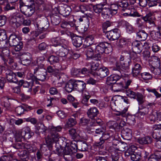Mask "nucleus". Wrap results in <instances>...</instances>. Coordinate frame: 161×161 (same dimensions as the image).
Instances as JSON below:
<instances>
[{
    "label": "nucleus",
    "mask_w": 161,
    "mask_h": 161,
    "mask_svg": "<svg viewBox=\"0 0 161 161\" xmlns=\"http://www.w3.org/2000/svg\"><path fill=\"white\" fill-rule=\"evenodd\" d=\"M141 75L142 78L144 80H148L152 78V75L148 72H144L141 73Z\"/></svg>",
    "instance_id": "09e8293b"
},
{
    "label": "nucleus",
    "mask_w": 161,
    "mask_h": 161,
    "mask_svg": "<svg viewBox=\"0 0 161 161\" xmlns=\"http://www.w3.org/2000/svg\"><path fill=\"white\" fill-rule=\"evenodd\" d=\"M149 112L148 108H139L137 112L138 116H144L148 114Z\"/></svg>",
    "instance_id": "a19ab883"
},
{
    "label": "nucleus",
    "mask_w": 161,
    "mask_h": 161,
    "mask_svg": "<svg viewBox=\"0 0 161 161\" xmlns=\"http://www.w3.org/2000/svg\"><path fill=\"white\" fill-rule=\"evenodd\" d=\"M32 61L31 56L30 53H24L22 56V64L27 66L29 65Z\"/></svg>",
    "instance_id": "dca6fc26"
},
{
    "label": "nucleus",
    "mask_w": 161,
    "mask_h": 161,
    "mask_svg": "<svg viewBox=\"0 0 161 161\" xmlns=\"http://www.w3.org/2000/svg\"><path fill=\"white\" fill-rule=\"evenodd\" d=\"M69 133L72 138L74 139L77 136V134L75 129H72L69 130Z\"/></svg>",
    "instance_id": "bf43d9fd"
},
{
    "label": "nucleus",
    "mask_w": 161,
    "mask_h": 161,
    "mask_svg": "<svg viewBox=\"0 0 161 161\" xmlns=\"http://www.w3.org/2000/svg\"><path fill=\"white\" fill-rule=\"evenodd\" d=\"M22 38L15 34L11 35L9 38V44L11 46H15L16 51H19L22 48V44L20 42Z\"/></svg>",
    "instance_id": "7ed1b4c3"
},
{
    "label": "nucleus",
    "mask_w": 161,
    "mask_h": 161,
    "mask_svg": "<svg viewBox=\"0 0 161 161\" xmlns=\"http://www.w3.org/2000/svg\"><path fill=\"white\" fill-rule=\"evenodd\" d=\"M148 35L144 30H141L136 33L137 38L139 41L145 40L147 37Z\"/></svg>",
    "instance_id": "b1692460"
},
{
    "label": "nucleus",
    "mask_w": 161,
    "mask_h": 161,
    "mask_svg": "<svg viewBox=\"0 0 161 161\" xmlns=\"http://www.w3.org/2000/svg\"><path fill=\"white\" fill-rule=\"evenodd\" d=\"M108 125L110 129L115 130L119 129L118 123L115 121H110L108 123Z\"/></svg>",
    "instance_id": "f704fd0d"
},
{
    "label": "nucleus",
    "mask_w": 161,
    "mask_h": 161,
    "mask_svg": "<svg viewBox=\"0 0 161 161\" xmlns=\"http://www.w3.org/2000/svg\"><path fill=\"white\" fill-rule=\"evenodd\" d=\"M86 52L87 58H92L94 55L93 49L91 47H89L87 49Z\"/></svg>",
    "instance_id": "c03bdc74"
},
{
    "label": "nucleus",
    "mask_w": 161,
    "mask_h": 161,
    "mask_svg": "<svg viewBox=\"0 0 161 161\" xmlns=\"http://www.w3.org/2000/svg\"><path fill=\"white\" fill-rule=\"evenodd\" d=\"M126 30L130 34L134 31V29L132 26L128 23H125Z\"/></svg>",
    "instance_id": "680f3d73"
},
{
    "label": "nucleus",
    "mask_w": 161,
    "mask_h": 161,
    "mask_svg": "<svg viewBox=\"0 0 161 161\" xmlns=\"http://www.w3.org/2000/svg\"><path fill=\"white\" fill-rule=\"evenodd\" d=\"M119 74H113L112 75L113 78L114 79V82H115V83L120 78L121 76H124L125 74L124 73H122L121 71L119 70Z\"/></svg>",
    "instance_id": "603ef678"
},
{
    "label": "nucleus",
    "mask_w": 161,
    "mask_h": 161,
    "mask_svg": "<svg viewBox=\"0 0 161 161\" xmlns=\"http://www.w3.org/2000/svg\"><path fill=\"white\" fill-rule=\"evenodd\" d=\"M105 5V4L104 3H100L94 5L93 6L94 11L98 14L101 13L103 8Z\"/></svg>",
    "instance_id": "c85d7f7f"
},
{
    "label": "nucleus",
    "mask_w": 161,
    "mask_h": 161,
    "mask_svg": "<svg viewBox=\"0 0 161 161\" xmlns=\"http://www.w3.org/2000/svg\"><path fill=\"white\" fill-rule=\"evenodd\" d=\"M72 75L75 76L80 77V69L73 68L71 71Z\"/></svg>",
    "instance_id": "e2e57ef3"
},
{
    "label": "nucleus",
    "mask_w": 161,
    "mask_h": 161,
    "mask_svg": "<svg viewBox=\"0 0 161 161\" xmlns=\"http://www.w3.org/2000/svg\"><path fill=\"white\" fill-rule=\"evenodd\" d=\"M24 147L27 149L29 152H34L36 151V147L34 145L31 146L29 143L24 144Z\"/></svg>",
    "instance_id": "72a5a7b5"
},
{
    "label": "nucleus",
    "mask_w": 161,
    "mask_h": 161,
    "mask_svg": "<svg viewBox=\"0 0 161 161\" xmlns=\"http://www.w3.org/2000/svg\"><path fill=\"white\" fill-rule=\"evenodd\" d=\"M110 9L111 14H115L117 13V11L119 8L118 4H113L110 6Z\"/></svg>",
    "instance_id": "a18cd8bd"
},
{
    "label": "nucleus",
    "mask_w": 161,
    "mask_h": 161,
    "mask_svg": "<svg viewBox=\"0 0 161 161\" xmlns=\"http://www.w3.org/2000/svg\"><path fill=\"white\" fill-rule=\"evenodd\" d=\"M35 5H30L22 6L20 8L21 12L27 17L31 16L34 13Z\"/></svg>",
    "instance_id": "6e6552de"
},
{
    "label": "nucleus",
    "mask_w": 161,
    "mask_h": 161,
    "mask_svg": "<svg viewBox=\"0 0 161 161\" xmlns=\"http://www.w3.org/2000/svg\"><path fill=\"white\" fill-rule=\"evenodd\" d=\"M119 63H116V67L119 71H121L122 73L125 72V71L128 69L131 62L130 58H127L121 55L119 59Z\"/></svg>",
    "instance_id": "f03ea898"
},
{
    "label": "nucleus",
    "mask_w": 161,
    "mask_h": 161,
    "mask_svg": "<svg viewBox=\"0 0 161 161\" xmlns=\"http://www.w3.org/2000/svg\"><path fill=\"white\" fill-rule=\"evenodd\" d=\"M141 91L142 92V93L137 92L136 93V100L138 102L139 105H142L145 102L144 99L146 95L144 89H142Z\"/></svg>",
    "instance_id": "2eb2a0df"
},
{
    "label": "nucleus",
    "mask_w": 161,
    "mask_h": 161,
    "mask_svg": "<svg viewBox=\"0 0 161 161\" xmlns=\"http://www.w3.org/2000/svg\"><path fill=\"white\" fill-rule=\"evenodd\" d=\"M83 99L81 100L82 103L86 106L88 104L87 102L89 99L91 97L90 93L86 91H84L83 92Z\"/></svg>",
    "instance_id": "393cba45"
},
{
    "label": "nucleus",
    "mask_w": 161,
    "mask_h": 161,
    "mask_svg": "<svg viewBox=\"0 0 161 161\" xmlns=\"http://www.w3.org/2000/svg\"><path fill=\"white\" fill-rule=\"evenodd\" d=\"M150 70L155 75H159L161 73V70L160 67H156L155 66H150Z\"/></svg>",
    "instance_id": "7c9ffc66"
},
{
    "label": "nucleus",
    "mask_w": 161,
    "mask_h": 161,
    "mask_svg": "<svg viewBox=\"0 0 161 161\" xmlns=\"http://www.w3.org/2000/svg\"><path fill=\"white\" fill-rule=\"evenodd\" d=\"M160 116L156 111H153L149 116V119L152 122H154L156 120L161 121V118L159 117Z\"/></svg>",
    "instance_id": "4be33fe9"
},
{
    "label": "nucleus",
    "mask_w": 161,
    "mask_h": 161,
    "mask_svg": "<svg viewBox=\"0 0 161 161\" xmlns=\"http://www.w3.org/2000/svg\"><path fill=\"white\" fill-rule=\"evenodd\" d=\"M161 158V156L158 153L153 154L150 156L148 158V161H158Z\"/></svg>",
    "instance_id": "79ce46f5"
},
{
    "label": "nucleus",
    "mask_w": 161,
    "mask_h": 161,
    "mask_svg": "<svg viewBox=\"0 0 161 161\" xmlns=\"http://www.w3.org/2000/svg\"><path fill=\"white\" fill-rule=\"evenodd\" d=\"M122 133L125 139L127 140H130L132 137V131L131 129L128 128H125L122 131Z\"/></svg>",
    "instance_id": "412c9836"
},
{
    "label": "nucleus",
    "mask_w": 161,
    "mask_h": 161,
    "mask_svg": "<svg viewBox=\"0 0 161 161\" xmlns=\"http://www.w3.org/2000/svg\"><path fill=\"white\" fill-rule=\"evenodd\" d=\"M109 46L107 42H100L96 47L95 52L99 55L103 53L108 54L112 50V48L109 47Z\"/></svg>",
    "instance_id": "20e7f679"
},
{
    "label": "nucleus",
    "mask_w": 161,
    "mask_h": 161,
    "mask_svg": "<svg viewBox=\"0 0 161 161\" xmlns=\"http://www.w3.org/2000/svg\"><path fill=\"white\" fill-rule=\"evenodd\" d=\"M118 4L119 6L123 9L122 10L124 11L127 8L128 4L126 0H119L118 1Z\"/></svg>",
    "instance_id": "c9c22d12"
},
{
    "label": "nucleus",
    "mask_w": 161,
    "mask_h": 161,
    "mask_svg": "<svg viewBox=\"0 0 161 161\" xmlns=\"http://www.w3.org/2000/svg\"><path fill=\"white\" fill-rule=\"evenodd\" d=\"M132 49L134 53V57L133 60L136 61L139 60V58L136 57V53H139L141 52L143 49V45L139 41L136 40L132 43Z\"/></svg>",
    "instance_id": "39448f33"
},
{
    "label": "nucleus",
    "mask_w": 161,
    "mask_h": 161,
    "mask_svg": "<svg viewBox=\"0 0 161 161\" xmlns=\"http://www.w3.org/2000/svg\"><path fill=\"white\" fill-rule=\"evenodd\" d=\"M61 10L63 15L66 16L69 14L71 11V8L70 7L66 6L65 7L62 8Z\"/></svg>",
    "instance_id": "473e14b6"
},
{
    "label": "nucleus",
    "mask_w": 161,
    "mask_h": 161,
    "mask_svg": "<svg viewBox=\"0 0 161 161\" xmlns=\"http://www.w3.org/2000/svg\"><path fill=\"white\" fill-rule=\"evenodd\" d=\"M76 120L73 118H70L68 119L65 126L67 127H72L76 124Z\"/></svg>",
    "instance_id": "ea45409f"
},
{
    "label": "nucleus",
    "mask_w": 161,
    "mask_h": 161,
    "mask_svg": "<svg viewBox=\"0 0 161 161\" xmlns=\"http://www.w3.org/2000/svg\"><path fill=\"white\" fill-rule=\"evenodd\" d=\"M62 127L61 126H52L50 128V136H47L46 139V142L47 145H51L53 142H56L60 138V136L58 132L62 130Z\"/></svg>",
    "instance_id": "f257e3e1"
},
{
    "label": "nucleus",
    "mask_w": 161,
    "mask_h": 161,
    "mask_svg": "<svg viewBox=\"0 0 161 161\" xmlns=\"http://www.w3.org/2000/svg\"><path fill=\"white\" fill-rule=\"evenodd\" d=\"M130 16L133 17H140V15L139 13L134 8H132L130 10H129Z\"/></svg>",
    "instance_id": "864d4df0"
},
{
    "label": "nucleus",
    "mask_w": 161,
    "mask_h": 161,
    "mask_svg": "<svg viewBox=\"0 0 161 161\" xmlns=\"http://www.w3.org/2000/svg\"><path fill=\"white\" fill-rule=\"evenodd\" d=\"M73 150L69 146H66L63 150L64 155H70L75 153Z\"/></svg>",
    "instance_id": "49530a36"
},
{
    "label": "nucleus",
    "mask_w": 161,
    "mask_h": 161,
    "mask_svg": "<svg viewBox=\"0 0 161 161\" xmlns=\"http://www.w3.org/2000/svg\"><path fill=\"white\" fill-rule=\"evenodd\" d=\"M55 53L60 57H64L68 53V50L61 45L57 47L55 49Z\"/></svg>",
    "instance_id": "f8f14e48"
},
{
    "label": "nucleus",
    "mask_w": 161,
    "mask_h": 161,
    "mask_svg": "<svg viewBox=\"0 0 161 161\" xmlns=\"http://www.w3.org/2000/svg\"><path fill=\"white\" fill-rule=\"evenodd\" d=\"M9 53V51L8 50L4 49L2 50V52L0 53V56L4 61L5 65L10 67L12 69H14L17 67V64L16 63L14 62L9 65H8V64L7 63V55Z\"/></svg>",
    "instance_id": "0eeeda50"
},
{
    "label": "nucleus",
    "mask_w": 161,
    "mask_h": 161,
    "mask_svg": "<svg viewBox=\"0 0 161 161\" xmlns=\"http://www.w3.org/2000/svg\"><path fill=\"white\" fill-rule=\"evenodd\" d=\"M73 80H70L66 84L65 86V90L68 92H71L74 88Z\"/></svg>",
    "instance_id": "c756f323"
},
{
    "label": "nucleus",
    "mask_w": 161,
    "mask_h": 161,
    "mask_svg": "<svg viewBox=\"0 0 161 161\" xmlns=\"http://www.w3.org/2000/svg\"><path fill=\"white\" fill-rule=\"evenodd\" d=\"M29 152L25 150L21 152L19 155L21 158L22 159H25V160L26 159H28L29 157Z\"/></svg>",
    "instance_id": "5fc2aeb1"
},
{
    "label": "nucleus",
    "mask_w": 161,
    "mask_h": 161,
    "mask_svg": "<svg viewBox=\"0 0 161 161\" xmlns=\"http://www.w3.org/2000/svg\"><path fill=\"white\" fill-rule=\"evenodd\" d=\"M14 138L16 142H21L22 139L24 137L21 134L20 131L17 130L14 135Z\"/></svg>",
    "instance_id": "37998d69"
},
{
    "label": "nucleus",
    "mask_w": 161,
    "mask_h": 161,
    "mask_svg": "<svg viewBox=\"0 0 161 161\" xmlns=\"http://www.w3.org/2000/svg\"><path fill=\"white\" fill-rule=\"evenodd\" d=\"M44 72H41L36 76L37 77L38 80L43 81L46 78L47 75V70L46 69H43V71Z\"/></svg>",
    "instance_id": "4c0bfd02"
},
{
    "label": "nucleus",
    "mask_w": 161,
    "mask_h": 161,
    "mask_svg": "<svg viewBox=\"0 0 161 161\" xmlns=\"http://www.w3.org/2000/svg\"><path fill=\"white\" fill-rule=\"evenodd\" d=\"M102 14L104 18H108L109 15L111 14L110 10L109 8H103L102 11Z\"/></svg>",
    "instance_id": "2f4dec72"
},
{
    "label": "nucleus",
    "mask_w": 161,
    "mask_h": 161,
    "mask_svg": "<svg viewBox=\"0 0 161 161\" xmlns=\"http://www.w3.org/2000/svg\"><path fill=\"white\" fill-rule=\"evenodd\" d=\"M6 78L8 81L10 83H16L18 81V80L16 77L15 73L9 69L5 70Z\"/></svg>",
    "instance_id": "9d476101"
},
{
    "label": "nucleus",
    "mask_w": 161,
    "mask_h": 161,
    "mask_svg": "<svg viewBox=\"0 0 161 161\" xmlns=\"http://www.w3.org/2000/svg\"><path fill=\"white\" fill-rule=\"evenodd\" d=\"M97 75L100 77L104 78L109 74V71L108 69L103 67L100 68L96 72Z\"/></svg>",
    "instance_id": "a211bd4d"
},
{
    "label": "nucleus",
    "mask_w": 161,
    "mask_h": 161,
    "mask_svg": "<svg viewBox=\"0 0 161 161\" xmlns=\"http://www.w3.org/2000/svg\"><path fill=\"white\" fill-rule=\"evenodd\" d=\"M17 142L13 145L12 147L16 149H19L22 148V147H24V144H23L21 142Z\"/></svg>",
    "instance_id": "69168bd1"
},
{
    "label": "nucleus",
    "mask_w": 161,
    "mask_h": 161,
    "mask_svg": "<svg viewBox=\"0 0 161 161\" xmlns=\"http://www.w3.org/2000/svg\"><path fill=\"white\" fill-rule=\"evenodd\" d=\"M56 76L58 80L61 81L60 84H63L66 80L67 76L64 73H58V72L55 75Z\"/></svg>",
    "instance_id": "cd10ccee"
},
{
    "label": "nucleus",
    "mask_w": 161,
    "mask_h": 161,
    "mask_svg": "<svg viewBox=\"0 0 161 161\" xmlns=\"http://www.w3.org/2000/svg\"><path fill=\"white\" fill-rule=\"evenodd\" d=\"M106 130V127L103 125V126H101L100 128L96 129L95 133L97 134H100L101 133L104 132Z\"/></svg>",
    "instance_id": "13d9d810"
},
{
    "label": "nucleus",
    "mask_w": 161,
    "mask_h": 161,
    "mask_svg": "<svg viewBox=\"0 0 161 161\" xmlns=\"http://www.w3.org/2000/svg\"><path fill=\"white\" fill-rule=\"evenodd\" d=\"M72 38V42L73 45L76 47H80L82 44L83 38L80 36H74V34L69 32Z\"/></svg>",
    "instance_id": "4468645a"
},
{
    "label": "nucleus",
    "mask_w": 161,
    "mask_h": 161,
    "mask_svg": "<svg viewBox=\"0 0 161 161\" xmlns=\"http://www.w3.org/2000/svg\"><path fill=\"white\" fill-rule=\"evenodd\" d=\"M40 59V58H37L36 62L38 65L36 66L34 69V75L36 76L38 75L41 72H44L42 71L43 69H45L43 68L44 65L42 64L43 60L44 59V58L42 57Z\"/></svg>",
    "instance_id": "9b49d317"
},
{
    "label": "nucleus",
    "mask_w": 161,
    "mask_h": 161,
    "mask_svg": "<svg viewBox=\"0 0 161 161\" xmlns=\"http://www.w3.org/2000/svg\"><path fill=\"white\" fill-rule=\"evenodd\" d=\"M134 67L132 69V73L134 76H137L140 75L142 69L141 65L138 63L134 64Z\"/></svg>",
    "instance_id": "aec40b11"
},
{
    "label": "nucleus",
    "mask_w": 161,
    "mask_h": 161,
    "mask_svg": "<svg viewBox=\"0 0 161 161\" xmlns=\"http://www.w3.org/2000/svg\"><path fill=\"white\" fill-rule=\"evenodd\" d=\"M118 149L121 152L124 151L128 149L127 144L125 142L121 143L119 144Z\"/></svg>",
    "instance_id": "8fccbe9b"
},
{
    "label": "nucleus",
    "mask_w": 161,
    "mask_h": 161,
    "mask_svg": "<svg viewBox=\"0 0 161 161\" xmlns=\"http://www.w3.org/2000/svg\"><path fill=\"white\" fill-rule=\"evenodd\" d=\"M47 130L46 127L43 124H38L36 126L35 133L39 134L40 133L45 132Z\"/></svg>",
    "instance_id": "bb28decb"
},
{
    "label": "nucleus",
    "mask_w": 161,
    "mask_h": 161,
    "mask_svg": "<svg viewBox=\"0 0 161 161\" xmlns=\"http://www.w3.org/2000/svg\"><path fill=\"white\" fill-rule=\"evenodd\" d=\"M90 120L85 118H82L80 120V124L81 125H86L89 124Z\"/></svg>",
    "instance_id": "0e129e2a"
},
{
    "label": "nucleus",
    "mask_w": 161,
    "mask_h": 161,
    "mask_svg": "<svg viewBox=\"0 0 161 161\" xmlns=\"http://www.w3.org/2000/svg\"><path fill=\"white\" fill-rule=\"evenodd\" d=\"M131 159L133 161H138L141 158V155L140 153H132L131 155Z\"/></svg>",
    "instance_id": "58836bf2"
},
{
    "label": "nucleus",
    "mask_w": 161,
    "mask_h": 161,
    "mask_svg": "<svg viewBox=\"0 0 161 161\" xmlns=\"http://www.w3.org/2000/svg\"><path fill=\"white\" fill-rule=\"evenodd\" d=\"M47 71L49 73H53L55 76L58 72V70L53 68L51 66H49L47 68Z\"/></svg>",
    "instance_id": "052dcab7"
},
{
    "label": "nucleus",
    "mask_w": 161,
    "mask_h": 161,
    "mask_svg": "<svg viewBox=\"0 0 161 161\" xmlns=\"http://www.w3.org/2000/svg\"><path fill=\"white\" fill-rule=\"evenodd\" d=\"M48 61L52 64L58 63L59 59L58 57L52 55L49 57Z\"/></svg>",
    "instance_id": "de8ad7c7"
},
{
    "label": "nucleus",
    "mask_w": 161,
    "mask_h": 161,
    "mask_svg": "<svg viewBox=\"0 0 161 161\" xmlns=\"http://www.w3.org/2000/svg\"><path fill=\"white\" fill-rule=\"evenodd\" d=\"M152 138L148 136L143 137H139L137 140V142L142 145L150 144L152 142Z\"/></svg>",
    "instance_id": "6ab92c4d"
},
{
    "label": "nucleus",
    "mask_w": 161,
    "mask_h": 161,
    "mask_svg": "<svg viewBox=\"0 0 161 161\" xmlns=\"http://www.w3.org/2000/svg\"><path fill=\"white\" fill-rule=\"evenodd\" d=\"M24 19V17L22 14L18 13L15 16L11 18L10 23L13 27L16 28L22 24Z\"/></svg>",
    "instance_id": "423d86ee"
},
{
    "label": "nucleus",
    "mask_w": 161,
    "mask_h": 161,
    "mask_svg": "<svg viewBox=\"0 0 161 161\" xmlns=\"http://www.w3.org/2000/svg\"><path fill=\"white\" fill-rule=\"evenodd\" d=\"M73 150L74 153H76L77 149H78V143L75 141L71 142L70 146L69 147Z\"/></svg>",
    "instance_id": "3c124183"
},
{
    "label": "nucleus",
    "mask_w": 161,
    "mask_h": 161,
    "mask_svg": "<svg viewBox=\"0 0 161 161\" xmlns=\"http://www.w3.org/2000/svg\"><path fill=\"white\" fill-rule=\"evenodd\" d=\"M106 37L110 40H114L118 39L120 35L118 29H115L107 32Z\"/></svg>",
    "instance_id": "1a4fd4ad"
},
{
    "label": "nucleus",
    "mask_w": 161,
    "mask_h": 161,
    "mask_svg": "<svg viewBox=\"0 0 161 161\" xmlns=\"http://www.w3.org/2000/svg\"><path fill=\"white\" fill-rule=\"evenodd\" d=\"M152 51L154 53H157L160 50V47L156 43L153 44L152 46Z\"/></svg>",
    "instance_id": "774afa93"
},
{
    "label": "nucleus",
    "mask_w": 161,
    "mask_h": 161,
    "mask_svg": "<svg viewBox=\"0 0 161 161\" xmlns=\"http://www.w3.org/2000/svg\"><path fill=\"white\" fill-rule=\"evenodd\" d=\"M99 114V111L97 108L96 107L90 108L87 112L88 116L90 119H92L97 117Z\"/></svg>",
    "instance_id": "f3484780"
},
{
    "label": "nucleus",
    "mask_w": 161,
    "mask_h": 161,
    "mask_svg": "<svg viewBox=\"0 0 161 161\" xmlns=\"http://www.w3.org/2000/svg\"><path fill=\"white\" fill-rule=\"evenodd\" d=\"M74 88L79 91H84L86 87V83L84 81L80 80H73Z\"/></svg>",
    "instance_id": "ddd939ff"
},
{
    "label": "nucleus",
    "mask_w": 161,
    "mask_h": 161,
    "mask_svg": "<svg viewBox=\"0 0 161 161\" xmlns=\"http://www.w3.org/2000/svg\"><path fill=\"white\" fill-rule=\"evenodd\" d=\"M151 63L152 65L151 66L160 67L161 65L160 60L159 58L155 56L151 57Z\"/></svg>",
    "instance_id": "5701e85b"
},
{
    "label": "nucleus",
    "mask_w": 161,
    "mask_h": 161,
    "mask_svg": "<svg viewBox=\"0 0 161 161\" xmlns=\"http://www.w3.org/2000/svg\"><path fill=\"white\" fill-rule=\"evenodd\" d=\"M126 95L130 98L135 99L136 93L130 90H128L126 91Z\"/></svg>",
    "instance_id": "6e6d98bb"
},
{
    "label": "nucleus",
    "mask_w": 161,
    "mask_h": 161,
    "mask_svg": "<svg viewBox=\"0 0 161 161\" xmlns=\"http://www.w3.org/2000/svg\"><path fill=\"white\" fill-rule=\"evenodd\" d=\"M93 39L94 38L92 36H87L86 37L85 39V42H86V43H87V45H90L93 43Z\"/></svg>",
    "instance_id": "338daca9"
},
{
    "label": "nucleus",
    "mask_w": 161,
    "mask_h": 161,
    "mask_svg": "<svg viewBox=\"0 0 161 161\" xmlns=\"http://www.w3.org/2000/svg\"><path fill=\"white\" fill-rule=\"evenodd\" d=\"M30 128L28 127H26L22 129L20 132L24 138L28 139L31 137L30 135Z\"/></svg>",
    "instance_id": "a878e982"
},
{
    "label": "nucleus",
    "mask_w": 161,
    "mask_h": 161,
    "mask_svg": "<svg viewBox=\"0 0 161 161\" xmlns=\"http://www.w3.org/2000/svg\"><path fill=\"white\" fill-rule=\"evenodd\" d=\"M25 108L22 106H19L15 109V111L18 115H20L23 114L25 111Z\"/></svg>",
    "instance_id": "4d7b16f0"
},
{
    "label": "nucleus",
    "mask_w": 161,
    "mask_h": 161,
    "mask_svg": "<svg viewBox=\"0 0 161 161\" xmlns=\"http://www.w3.org/2000/svg\"><path fill=\"white\" fill-rule=\"evenodd\" d=\"M88 149L87 144L85 142L78 143V149L82 151H86Z\"/></svg>",
    "instance_id": "e433bc0d"
}]
</instances>
